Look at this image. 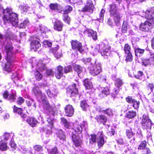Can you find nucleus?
I'll return each mask as SVG.
<instances>
[{
  "label": "nucleus",
  "instance_id": "f257e3e1",
  "mask_svg": "<svg viewBox=\"0 0 154 154\" xmlns=\"http://www.w3.org/2000/svg\"><path fill=\"white\" fill-rule=\"evenodd\" d=\"M4 50L7 54L6 60L7 63L5 64V70L8 72H10L13 68L15 61V56L13 54V47L11 38H7L4 42Z\"/></svg>",
  "mask_w": 154,
  "mask_h": 154
},
{
  "label": "nucleus",
  "instance_id": "f03ea898",
  "mask_svg": "<svg viewBox=\"0 0 154 154\" xmlns=\"http://www.w3.org/2000/svg\"><path fill=\"white\" fill-rule=\"evenodd\" d=\"M154 14V7L150 10L146 11L145 13V17L147 20L144 22L140 24V30L143 31L148 32L154 26V17L152 15Z\"/></svg>",
  "mask_w": 154,
  "mask_h": 154
},
{
  "label": "nucleus",
  "instance_id": "7ed1b4c3",
  "mask_svg": "<svg viewBox=\"0 0 154 154\" xmlns=\"http://www.w3.org/2000/svg\"><path fill=\"white\" fill-rule=\"evenodd\" d=\"M32 91L38 100L43 102L44 109L48 111L50 114H53L54 112L47 100L45 95L41 92L37 86L34 87L32 89Z\"/></svg>",
  "mask_w": 154,
  "mask_h": 154
},
{
  "label": "nucleus",
  "instance_id": "20e7f679",
  "mask_svg": "<svg viewBox=\"0 0 154 154\" xmlns=\"http://www.w3.org/2000/svg\"><path fill=\"white\" fill-rule=\"evenodd\" d=\"M3 12L5 14L3 20L5 23H11L13 26L16 27L18 25V17L17 15L13 13L11 8H7L3 10Z\"/></svg>",
  "mask_w": 154,
  "mask_h": 154
},
{
  "label": "nucleus",
  "instance_id": "39448f33",
  "mask_svg": "<svg viewBox=\"0 0 154 154\" xmlns=\"http://www.w3.org/2000/svg\"><path fill=\"white\" fill-rule=\"evenodd\" d=\"M109 6L110 15L111 17H113L115 23L116 25H118L121 20L122 15L117 10L115 5L112 4L109 5Z\"/></svg>",
  "mask_w": 154,
  "mask_h": 154
},
{
  "label": "nucleus",
  "instance_id": "423d86ee",
  "mask_svg": "<svg viewBox=\"0 0 154 154\" xmlns=\"http://www.w3.org/2000/svg\"><path fill=\"white\" fill-rule=\"evenodd\" d=\"M90 73L92 75L96 76L102 71L100 63L95 62L94 65L91 63L88 67Z\"/></svg>",
  "mask_w": 154,
  "mask_h": 154
},
{
  "label": "nucleus",
  "instance_id": "0eeeda50",
  "mask_svg": "<svg viewBox=\"0 0 154 154\" xmlns=\"http://www.w3.org/2000/svg\"><path fill=\"white\" fill-rule=\"evenodd\" d=\"M94 8L92 2L91 0H88L85 6L82 9L81 11L91 14L93 13Z\"/></svg>",
  "mask_w": 154,
  "mask_h": 154
},
{
  "label": "nucleus",
  "instance_id": "6e6552de",
  "mask_svg": "<svg viewBox=\"0 0 154 154\" xmlns=\"http://www.w3.org/2000/svg\"><path fill=\"white\" fill-rule=\"evenodd\" d=\"M141 123L143 128L146 129H151L152 123L147 116L145 115H143Z\"/></svg>",
  "mask_w": 154,
  "mask_h": 154
},
{
  "label": "nucleus",
  "instance_id": "1a4fd4ad",
  "mask_svg": "<svg viewBox=\"0 0 154 154\" xmlns=\"http://www.w3.org/2000/svg\"><path fill=\"white\" fill-rule=\"evenodd\" d=\"M78 93V89L76 88L75 84L69 86L67 88V94L70 97L75 96V94H77Z\"/></svg>",
  "mask_w": 154,
  "mask_h": 154
},
{
  "label": "nucleus",
  "instance_id": "9d476101",
  "mask_svg": "<svg viewBox=\"0 0 154 154\" xmlns=\"http://www.w3.org/2000/svg\"><path fill=\"white\" fill-rule=\"evenodd\" d=\"M71 45L73 49L78 50L80 52L83 51L82 44L79 41L77 40H72V41Z\"/></svg>",
  "mask_w": 154,
  "mask_h": 154
},
{
  "label": "nucleus",
  "instance_id": "9b49d317",
  "mask_svg": "<svg viewBox=\"0 0 154 154\" xmlns=\"http://www.w3.org/2000/svg\"><path fill=\"white\" fill-rule=\"evenodd\" d=\"M52 22L54 24V30L58 31L62 30L63 24L60 20L54 18L52 20Z\"/></svg>",
  "mask_w": 154,
  "mask_h": 154
},
{
  "label": "nucleus",
  "instance_id": "f8f14e48",
  "mask_svg": "<svg viewBox=\"0 0 154 154\" xmlns=\"http://www.w3.org/2000/svg\"><path fill=\"white\" fill-rule=\"evenodd\" d=\"M99 49L101 48L100 53L102 56L106 55L108 56L109 54L110 51L108 48H107V46L105 45L104 44L101 43L99 45Z\"/></svg>",
  "mask_w": 154,
  "mask_h": 154
},
{
  "label": "nucleus",
  "instance_id": "ddd939ff",
  "mask_svg": "<svg viewBox=\"0 0 154 154\" xmlns=\"http://www.w3.org/2000/svg\"><path fill=\"white\" fill-rule=\"evenodd\" d=\"M97 137L98 146L99 147H101L105 142L103 132L102 131L98 132L97 134Z\"/></svg>",
  "mask_w": 154,
  "mask_h": 154
},
{
  "label": "nucleus",
  "instance_id": "4468645a",
  "mask_svg": "<svg viewBox=\"0 0 154 154\" xmlns=\"http://www.w3.org/2000/svg\"><path fill=\"white\" fill-rule=\"evenodd\" d=\"M127 102L129 103H132L134 109H137L139 107V102L135 100L132 98L131 97L128 96L126 98Z\"/></svg>",
  "mask_w": 154,
  "mask_h": 154
},
{
  "label": "nucleus",
  "instance_id": "2eb2a0df",
  "mask_svg": "<svg viewBox=\"0 0 154 154\" xmlns=\"http://www.w3.org/2000/svg\"><path fill=\"white\" fill-rule=\"evenodd\" d=\"M65 110L66 115L67 116H72L74 114V109L72 106L70 105H67L65 108Z\"/></svg>",
  "mask_w": 154,
  "mask_h": 154
},
{
  "label": "nucleus",
  "instance_id": "dca6fc26",
  "mask_svg": "<svg viewBox=\"0 0 154 154\" xmlns=\"http://www.w3.org/2000/svg\"><path fill=\"white\" fill-rule=\"evenodd\" d=\"M55 133L57 137L61 141H64L66 140V136L63 131L60 129L55 130Z\"/></svg>",
  "mask_w": 154,
  "mask_h": 154
},
{
  "label": "nucleus",
  "instance_id": "f3484780",
  "mask_svg": "<svg viewBox=\"0 0 154 154\" xmlns=\"http://www.w3.org/2000/svg\"><path fill=\"white\" fill-rule=\"evenodd\" d=\"M40 46L41 45L38 41L33 40L31 43L30 48L32 50L36 51Z\"/></svg>",
  "mask_w": 154,
  "mask_h": 154
},
{
  "label": "nucleus",
  "instance_id": "a211bd4d",
  "mask_svg": "<svg viewBox=\"0 0 154 154\" xmlns=\"http://www.w3.org/2000/svg\"><path fill=\"white\" fill-rule=\"evenodd\" d=\"M46 92L49 97H52L57 96V91L55 88H51L50 89L46 90Z\"/></svg>",
  "mask_w": 154,
  "mask_h": 154
},
{
  "label": "nucleus",
  "instance_id": "6ab92c4d",
  "mask_svg": "<svg viewBox=\"0 0 154 154\" xmlns=\"http://www.w3.org/2000/svg\"><path fill=\"white\" fill-rule=\"evenodd\" d=\"M84 33L85 34L88 35V36L92 37L94 40H96L97 39L96 32L92 29L86 30L84 31Z\"/></svg>",
  "mask_w": 154,
  "mask_h": 154
},
{
  "label": "nucleus",
  "instance_id": "aec40b11",
  "mask_svg": "<svg viewBox=\"0 0 154 154\" xmlns=\"http://www.w3.org/2000/svg\"><path fill=\"white\" fill-rule=\"evenodd\" d=\"M109 94V90L108 87H106L102 88L101 93L99 95L101 97H103L107 96Z\"/></svg>",
  "mask_w": 154,
  "mask_h": 154
},
{
  "label": "nucleus",
  "instance_id": "412c9836",
  "mask_svg": "<svg viewBox=\"0 0 154 154\" xmlns=\"http://www.w3.org/2000/svg\"><path fill=\"white\" fill-rule=\"evenodd\" d=\"M13 110L14 112L20 115L22 118H24L26 116L25 114L23 113L22 110L20 108H18L14 106L13 108Z\"/></svg>",
  "mask_w": 154,
  "mask_h": 154
},
{
  "label": "nucleus",
  "instance_id": "4be33fe9",
  "mask_svg": "<svg viewBox=\"0 0 154 154\" xmlns=\"http://www.w3.org/2000/svg\"><path fill=\"white\" fill-rule=\"evenodd\" d=\"M86 125H87V123L85 122H83L81 125H77L75 129V132L78 134L81 133L82 131L83 127L85 128Z\"/></svg>",
  "mask_w": 154,
  "mask_h": 154
},
{
  "label": "nucleus",
  "instance_id": "5701e85b",
  "mask_svg": "<svg viewBox=\"0 0 154 154\" xmlns=\"http://www.w3.org/2000/svg\"><path fill=\"white\" fill-rule=\"evenodd\" d=\"M72 140L76 146L79 145L81 142V139L78 136L77 134H73L72 136Z\"/></svg>",
  "mask_w": 154,
  "mask_h": 154
},
{
  "label": "nucleus",
  "instance_id": "b1692460",
  "mask_svg": "<svg viewBox=\"0 0 154 154\" xmlns=\"http://www.w3.org/2000/svg\"><path fill=\"white\" fill-rule=\"evenodd\" d=\"M26 122L32 127H35L38 122L37 121L33 118H28Z\"/></svg>",
  "mask_w": 154,
  "mask_h": 154
},
{
  "label": "nucleus",
  "instance_id": "393cba45",
  "mask_svg": "<svg viewBox=\"0 0 154 154\" xmlns=\"http://www.w3.org/2000/svg\"><path fill=\"white\" fill-rule=\"evenodd\" d=\"M97 111L100 112H102L103 113L106 114L108 115H112V110L110 109H108L106 110H103L101 108H97L96 109Z\"/></svg>",
  "mask_w": 154,
  "mask_h": 154
},
{
  "label": "nucleus",
  "instance_id": "a878e982",
  "mask_svg": "<svg viewBox=\"0 0 154 154\" xmlns=\"http://www.w3.org/2000/svg\"><path fill=\"white\" fill-rule=\"evenodd\" d=\"M14 134L12 133H5L3 135L4 139L5 140H9V141L13 140V138L14 136Z\"/></svg>",
  "mask_w": 154,
  "mask_h": 154
},
{
  "label": "nucleus",
  "instance_id": "bb28decb",
  "mask_svg": "<svg viewBox=\"0 0 154 154\" xmlns=\"http://www.w3.org/2000/svg\"><path fill=\"white\" fill-rule=\"evenodd\" d=\"M58 49V47L54 48L53 49V51L55 57L57 59L60 58L62 55V54L60 51H57Z\"/></svg>",
  "mask_w": 154,
  "mask_h": 154
},
{
  "label": "nucleus",
  "instance_id": "cd10ccee",
  "mask_svg": "<svg viewBox=\"0 0 154 154\" xmlns=\"http://www.w3.org/2000/svg\"><path fill=\"white\" fill-rule=\"evenodd\" d=\"M84 85L87 89L91 88L92 87V84L90 80L87 79L84 81Z\"/></svg>",
  "mask_w": 154,
  "mask_h": 154
},
{
  "label": "nucleus",
  "instance_id": "c85d7f7f",
  "mask_svg": "<svg viewBox=\"0 0 154 154\" xmlns=\"http://www.w3.org/2000/svg\"><path fill=\"white\" fill-rule=\"evenodd\" d=\"M98 122H102L103 124L106 122L107 119L106 117L103 115H100L96 117Z\"/></svg>",
  "mask_w": 154,
  "mask_h": 154
},
{
  "label": "nucleus",
  "instance_id": "c756f323",
  "mask_svg": "<svg viewBox=\"0 0 154 154\" xmlns=\"http://www.w3.org/2000/svg\"><path fill=\"white\" fill-rule=\"evenodd\" d=\"M61 120L63 124L64 127L67 128H70L72 125H73L72 123L68 122L64 118H62Z\"/></svg>",
  "mask_w": 154,
  "mask_h": 154
},
{
  "label": "nucleus",
  "instance_id": "7c9ffc66",
  "mask_svg": "<svg viewBox=\"0 0 154 154\" xmlns=\"http://www.w3.org/2000/svg\"><path fill=\"white\" fill-rule=\"evenodd\" d=\"M144 51V50L140 48L135 49V55L137 57H140L143 55Z\"/></svg>",
  "mask_w": 154,
  "mask_h": 154
},
{
  "label": "nucleus",
  "instance_id": "2f4dec72",
  "mask_svg": "<svg viewBox=\"0 0 154 154\" xmlns=\"http://www.w3.org/2000/svg\"><path fill=\"white\" fill-rule=\"evenodd\" d=\"M38 29V30L41 31V33H45L50 31V29L42 24L39 26Z\"/></svg>",
  "mask_w": 154,
  "mask_h": 154
},
{
  "label": "nucleus",
  "instance_id": "473e14b6",
  "mask_svg": "<svg viewBox=\"0 0 154 154\" xmlns=\"http://www.w3.org/2000/svg\"><path fill=\"white\" fill-rule=\"evenodd\" d=\"M84 69V68L78 65H75L74 67V70L78 74L82 73Z\"/></svg>",
  "mask_w": 154,
  "mask_h": 154
},
{
  "label": "nucleus",
  "instance_id": "72a5a7b5",
  "mask_svg": "<svg viewBox=\"0 0 154 154\" xmlns=\"http://www.w3.org/2000/svg\"><path fill=\"white\" fill-rule=\"evenodd\" d=\"M152 60V56L151 55L149 59H145L143 60L142 62L143 65L145 66L151 65Z\"/></svg>",
  "mask_w": 154,
  "mask_h": 154
},
{
  "label": "nucleus",
  "instance_id": "f704fd0d",
  "mask_svg": "<svg viewBox=\"0 0 154 154\" xmlns=\"http://www.w3.org/2000/svg\"><path fill=\"white\" fill-rule=\"evenodd\" d=\"M96 136L95 134H91L90 135L89 140L90 144H93L96 143Z\"/></svg>",
  "mask_w": 154,
  "mask_h": 154
},
{
  "label": "nucleus",
  "instance_id": "c9c22d12",
  "mask_svg": "<svg viewBox=\"0 0 154 154\" xmlns=\"http://www.w3.org/2000/svg\"><path fill=\"white\" fill-rule=\"evenodd\" d=\"M136 113L135 112L133 111H129L128 112L126 115L127 117L129 119H131L136 116Z\"/></svg>",
  "mask_w": 154,
  "mask_h": 154
},
{
  "label": "nucleus",
  "instance_id": "e433bc0d",
  "mask_svg": "<svg viewBox=\"0 0 154 154\" xmlns=\"http://www.w3.org/2000/svg\"><path fill=\"white\" fill-rule=\"evenodd\" d=\"M16 99V94L15 91H12V93L10 94L8 99L11 102H14Z\"/></svg>",
  "mask_w": 154,
  "mask_h": 154
},
{
  "label": "nucleus",
  "instance_id": "4c0bfd02",
  "mask_svg": "<svg viewBox=\"0 0 154 154\" xmlns=\"http://www.w3.org/2000/svg\"><path fill=\"white\" fill-rule=\"evenodd\" d=\"M80 106L84 110H86L88 107V105L85 100H83L81 102Z\"/></svg>",
  "mask_w": 154,
  "mask_h": 154
},
{
  "label": "nucleus",
  "instance_id": "58836bf2",
  "mask_svg": "<svg viewBox=\"0 0 154 154\" xmlns=\"http://www.w3.org/2000/svg\"><path fill=\"white\" fill-rule=\"evenodd\" d=\"M72 9V7L69 5L66 6L64 8V9L63 11V14H67L70 13Z\"/></svg>",
  "mask_w": 154,
  "mask_h": 154
},
{
  "label": "nucleus",
  "instance_id": "ea45409f",
  "mask_svg": "<svg viewBox=\"0 0 154 154\" xmlns=\"http://www.w3.org/2000/svg\"><path fill=\"white\" fill-rule=\"evenodd\" d=\"M131 48L130 46L128 44H126L124 46V50L125 54L131 53Z\"/></svg>",
  "mask_w": 154,
  "mask_h": 154
},
{
  "label": "nucleus",
  "instance_id": "a19ab883",
  "mask_svg": "<svg viewBox=\"0 0 154 154\" xmlns=\"http://www.w3.org/2000/svg\"><path fill=\"white\" fill-rule=\"evenodd\" d=\"M127 21L124 20L123 21L122 26V31L123 33L126 32L127 31Z\"/></svg>",
  "mask_w": 154,
  "mask_h": 154
},
{
  "label": "nucleus",
  "instance_id": "79ce46f5",
  "mask_svg": "<svg viewBox=\"0 0 154 154\" xmlns=\"http://www.w3.org/2000/svg\"><path fill=\"white\" fill-rule=\"evenodd\" d=\"M7 146L6 143L2 141L0 142V149L2 151H4L7 149Z\"/></svg>",
  "mask_w": 154,
  "mask_h": 154
},
{
  "label": "nucleus",
  "instance_id": "37998d69",
  "mask_svg": "<svg viewBox=\"0 0 154 154\" xmlns=\"http://www.w3.org/2000/svg\"><path fill=\"white\" fill-rule=\"evenodd\" d=\"M146 146V142L145 140L142 141L139 146L138 149H144Z\"/></svg>",
  "mask_w": 154,
  "mask_h": 154
},
{
  "label": "nucleus",
  "instance_id": "c03bdc74",
  "mask_svg": "<svg viewBox=\"0 0 154 154\" xmlns=\"http://www.w3.org/2000/svg\"><path fill=\"white\" fill-rule=\"evenodd\" d=\"M36 79L38 81L40 80L42 78V74L37 70H36L35 74Z\"/></svg>",
  "mask_w": 154,
  "mask_h": 154
},
{
  "label": "nucleus",
  "instance_id": "a18cd8bd",
  "mask_svg": "<svg viewBox=\"0 0 154 154\" xmlns=\"http://www.w3.org/2000/svg\"><path fill=\"white\" fill-rule=\"evenodd\" d=\"M126 134L127 137L129 139L131 138L134 135L131 129L127 130L126 131Z\"/></svg>",
  "mask_w": 154,
  "mask_h": 154
},
{
  "label": "nucleus",
  "instance_id": "49530a36",
  "mask_svg": "<svg viewBox=\"0 0 154 154\" xmlns=\"http://www.w3.org/2000/svg\"><path fill=\"white\" fill-rule=\"evenodd\" d=\"M19 8L22 11V12H26L30 8L29 7L23 5H20Z\"/></svg>",
  "mask_w": 154,
  "mask_h": 154
},
{
  "label": "nucleus",
  "instance_id": "de8ad7c7",
  "mask_svg": "<svg viewBox=\"0 0 154 154\" xmlns=\"http://www.w3.org/2000/svg\"><path fill=\"white\" fill-rule=\"evenodd\" d=\"M115 85L116 87H120L123 84L122 80L119 79H117L115 81Z\"/></svg>",
  "mask_w": 154,
  "mask_h": 154
},
{
  "label": "nucleus",
  "instance_id": "09e8293b",
  "mask_svg": "<svg viewBox=\"0 0 154 154\" xmlns=\"http://www.w3.org/2000/svg\"><path fill=\"white\" fill-rule=\"evenodd\" d=\"M37 66L38 67V69L41 71H42L46 69L45 64L43 63H39L37 64Z\"/></svg>",
  "mask_w": 154,
  "mask_h": 154
},
{
  "label": "nucleus",
  "instance_id": "8fccbe9b",
  "mask_svg": "<svg viewBox=\"0 0 154 154\" xmlns=\"http://www.w3.org/2000/svg\"><path fill=\"white\" fill-rule=\"evenodd\" d=\"M63 19L65 22L68 24L69 23L70 21V19L67 14H65L63 15Z\"/></svg>",
  "mask_w": 154,
  "mask_h": 154
},
{
  "label": "nucleus",
  "instance_id": "3c124183",
  "mask_svg": "<svg viewBox=\"0 0 154 154\" xmlns=\"http://www.w3.org/2000/svg\"><path fill=\"white\" fill-rule=\"evenodd\" d=\"M26 103L28 106H33L35 108H36V106L35 104L34 103L33 100L30 99L26 101Z\"/></svg>",
  "mask_w": 154,
  "mask_h": 154
},
{
  "label": "nucleus",
  "instance_id": "603ef678",
  "mask_svg": "<svg viewBox=\"0 0 154 154\" xmlns=\"http://www.w3.org/2000/svg\"><path fill=\"white\" fill-rule=\"evenodd\" d=\"M35 150L37 152H41L43 150V148L40 145H36L34 146Z\"/></svg>",
  "mask_w": 154,
  "mask_h": 154
},
{
  "label": "nucleus",
  "instance_id": "864d4df0",
  "mask_svg": "<svg viewBox=\"0 0 154 154\" xmlns=\"http://www.w3.org/2000/svg\"><path fill=\"white\" fill-rule=\"evenodd\" d=\"M72 69V67L70 65L65 66L64 67V72L65 73H67L70 72Z\"/></svg>",
  "mask_w": 154,
  "mask_h": 154
},
{
  "label": "nucleus",
  "instance_id": "5fc2aeb1",
  "mask_svg": "<svg viewBox=\"0 0 154 154\" xmlns=\"http://www.w3.org/2000/svg\"><path fill=\"white\" fill-rule=\"evenodd\" d=\"M50 8L53 10H57L58 5L57 4L51 3L50 5Z\"/></svg>",
  "mask_w": 154,
  "mask_h": 154
},
{
  "label": "nucleus",
  "instance_id": "6e6d98bb",
  "mask_svg": "<svg viewBox=\"0 0 154 154\" xmlns=\"http://www.w3.org/2000/svg\"><path fill=\"white\" fill-rule=\"evenodd\" d=\"M127 54L128 55L126 57V60L127 61H131L133 59L131 53H130Z\"/></svg>",
  "mask_w": 154,
  "mask_h": 154
},
{
  "label": "nucleus",
  "instance_id": "4d7b16f0",
  "mask_svg": "<svg viewBox=\"0 0 154 154\" xmlns=\"http://www.w3.org/2000/svg\"><path fill=\"white\" fill-rule=\"evenodd\" d=\"M46 74L48 75L53 76L54 75V72L51 69H48L46 70Z\"/></svg>",
  "mask_w": 154,
  "mask_h": 154
},
{
  "label": "nucleus",
  "instance_id": "13d9d810",
  "mask_svg": "<svg viewBox=\"0 0 154 154\" xmlns=\"http://www.w3.org/2000/svg\"><path fill=\"white\" fill-rule=\"evenodd\" d=\"M55 72H58L63 73L62 67L60 66H57L56 68Z\"/></svg>",
  "mask_w": 154,
  "mask_h": 154
},
{
  "label": "nucleus",
  "instance_id": "bf43d9fd",
  "mask_svg": "<svg viewBox=\"0 0 154 154\" xmlns=\"http://www.w3.org/2000/svg\"><path fill=\"white\" fill-rule=\"evenodd\" d=\"M57 152V149L56 147H54L49 151V154H56Z\"/></svg>",
  "mask_w": 154,
  "mask_h": 154
},
{
  "label": "nucleus",
  "instance_id": "052dcab7",
  "mask_svg": "<svg viewBox=\"0 0 154 154\" xmlns=\"http://www.w3.org/2000/svg\"><path fill=\"white\" fill-rule=\"evenodd\" d=\"M52 127V126H51L50 127H48L45 130V131L47 134L50 135L52 133L51 130Z\"/></svg>",
  "mask_w": 154,
  "mask_h": 154
},
{
  "label": "nucleus",
  "instance_id": "680f3d73",
  "mask_svg": "<svg viewBox=\"0 0 154 154\" xmlns=\"http://www.w3.org/2000/svg\"><path fill=\"white\" fill-rule=\"evenodd\" d=\"M43 43L44 45H47L49 47H51L52 45L51 42L46 40L43 41Z\"/></svg>",
  "mask_w": 154,
  "mask_h": 154
},
{
  "label": "nucleus",
  "instance_id": "e2e57ef3",
  "mask_svg": "<svg viewBox=\"0 0 154 154\" xmlns=\"http://www.w3.org/2000/svg\"><path fill=\"white\" fill-rule=\"evenodd\" d=\"M91 60V59L89 58H83L82 59V62L85 64H87L88 63L90 62Z\"/></svg>",
  "mask_w": 154,
  "mask_h": 154
},
{
  "label": "nucleus",
  "instance_id": "0e129e2a",
  "mask_svg": "<svg viewBox=\"0 0 154 154\" xmlns=\"http://www.w3.org/2000/svg\"><path fill=\"white\" fill-rule=\"evenodd\" d=\"M143 74V72L141 71H139L137 72V75H135V77L138 79H139V78L142 76Z\"/></svg>",
  "mask_w": 154,
  "mask_h": 154
},
{
  "label": "nucleus",
  "instance_id": "69168bd1",
  "mask_svg": "<svg viewBox=\"0 0 154 154\" xmlns=\"http://www.w3.org/2000/svg\"><path fill=\"white\" fill-rule=\"evenodd\" d=\"M24 101V99L22 97H20L18 98L17 103L19 105L23 103Z\"/></svg>",
  "mask_w": 154,
  "mask_h": 154
},
{
  "label": "nucleus",
  "instance_id": "338daca9",
  "mask_svg": "<svg viewBox=\"0 0 154 154\" xmlns=\"http://www.w3.org/2000/svg\"><path fill=\"white\" fill-rule=\"evenodd\" d=\"M55 76L58 79H60L63 76V73L58 72H55Z\"/></svg>",
  "mask_w": 154,
  "mask_h": 154
},
{
  "label": "nucleus",
  "instance_id": "774afa93",
  "mask_svg": "<svg viewBox=\"0 0 154 154\" xmlns=\"http://www.w3.org/2000/svg\"><path fill=\"white\" fill-rule=\"evenodd\" d=\"M3 98L5 99H7L8 97V91H4L3 94Z\"/></svg>",
  "mask_w": 154,
  "mask_h": 154
}]
</instances>
